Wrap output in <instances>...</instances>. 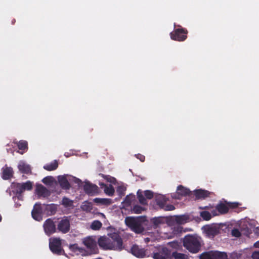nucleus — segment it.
I'll return each instance as SVG.
<instances>
[{
  "label": "nucleus",
  "mask_w": 259,
  "mask_h": 259,
  "mask_svg": "<svg viewBox=\"0 0 259 259\" xmlns=\"http://www.w3.org/2000/svg\"><path fill=\"white\" fill-rule=\"evenodd\" d=\"M137 197L138 199L139 200V202L143 205H145L147 204V201L146 200V199L145 198V197L142 194V192H140V190H139L137 192Z\"/></svg>",
  "instance_id": "obj_32"
},
{
  "label": "nucleus",
  "mask_w": 259,
  "mask_h": 259,
  "mask_svg": "<svg viewBox=\"0 0 259 259\" xmlns=\"http://www.w3.org/2000/svg\"><path fill=\"white\" fill-rule=\"evenodd\" d=\"M200 216L205 221H208L211 218L210 213L207 211H203L201 212Z\"/></svg>",
  "instance_id": "obj_37"
},
{
  "label": "nucleus",
  "mask_w": 259,
  "mask_h": 259,
  "mask_svg": "<svg viewBox=\"0 0 259 259\" xmlns=\"http://www.w3.org/2000/svg\"><path fill=\"white\" fill-rule=\"evenodd\" d=\"M175 209V207L172 204H166L163 210L165 211H171L174 210Z\"/></svg>",
  "instance_id": "obj_44"
},
{
  "label": "nucleus",
  "mask_w": 259,
  "mask_h": 259,
  "mask_svg": "<svg viewBox=\"0 0 259 259\" xmlns=\"http://www.w3.org/2000/svg\"><path fill=\"white\" fill-rule=\"evenodd\" d=\"M57 232L62 234L68 233L70 229V223L69 220L66 217H64L60 220L58 219L57 222Z\"/></svg>",
  "instance_id": "obj_4"
},
{
  "label": "nucleus",
  "mask_w": 259,
  "mask_h": 259,
  "mask_svg": "<svg viewBox=\"0 0 259 259\" xmlns=\"http://www.w3.org/2000/svg\"><path fill=\"white\" fill-rule=\"evenodd\" d=\"M146 221L143 217H127L125 218V225L133 232L140 234L144 232V224Z\"/></svg>",
  "instance_id": "obj_3"
},
{
  "label": "nucleus",
  "mask_w": 259,
  "mask_h": 259,
  "mask_svg": "<svg viewBox=\"0 0 259 259\" xmlns=\"http://www.w3.org/2000/svg\"><path fill=\"white\" fill-rule=\"evenodd\" d=\"M24 191L25 190L30 191L32 189V183L29 181L25 183H21Z\"/></svg>",
  "instance_id": "obj_34"
},
{
  "label": "nucleus",
  "mask_w": 259,
  "mask_h": 259,
  "mask_svg": "<svg viewBox=\"0 0 259 259\" xmlns=\"http://www.w3.org/2000/svg\"><path fill=\"white\" fill-rule=\"evenodd\" d=\"M81 182V181L79 179H76V181H75L76 183H78V182Z\"/></svg>",
  "instance_id": "obj_53"
},
{
  "label": "nucleus",
  "mask_w": 259,
  "mask_h": 259,
  "mask_svg": "<svg viewBox=\"0 0 259 259\" xmlns=\"http://www.w3.org/2000/svg\"><path fill=\"white\" fill-rule=\"evenodd\" d=\"M150 223L152 224L154 229L158 228L160 225L163 224V219L161 217L154 218L150 220Z\"/></svg>",
  "instance_id": "obj_24"
},
{
  "label": "nucleus",
  "mask_w": 259,
  "mask_h": 259,
  "mask_svg": "<svg viewBox=\"0 0 259 259\" xmlns=\"http://www.w3.org/2000/svg\"><path fill=\"white\" fill-rule=\"evenodd\" d=\"M53 180L54 178L53 177L47 176L42 180V182L47 185H51L53 182Z\"/></svg>",
  "instance_id": "obj_38"
},
{
  "label": "nucleus",
  "mask_w": 259,
  "mask_h": 259,
  "mask_svg": "<svg viewBox=\"0 0 259 259\" xmlns=\"http://www.w3.org/2000/svg\"><path fill=\"white\" fill-rule=\"evenodd\" d=\"M83 190L85 193L89 195H94L98 193V186L89 182H85L83 186Z\"/></svg>",
  "instance_id": "obj_12"
},
{
  "label": "nucleus",
  "mask_w": 259,
  "mask_h": 259,
  "mask_svg": "<svg viewBox=\"0 0 259 259\" xmlns=\"http://www.w3.org/2000/svg\"><path fill=\"white\" fill-rule=\"evenodd\" d=\"M94 202L96 203H99L103 205H109L111 203V200L108 198H96L94 199Z\"/></svg>",
  "instance_id": "obj_30"
},
{
  "label": "nucleus",
  "mask_w": 259,
  "mask_h": 259,
  "mask_svg": "<svg viewBox=\"0 0 259 259\" xmlns=\"http://www.w3.org/2000/svg\"><path fill=\"white\" fill-rule=\"evenodd\" d=\"M239 204L238 202L231 203L228 204L229 207L232 208H235L238 207Z\"/></svg>",
  "instance_id": "obj_46"
},
{
  "label": "nucleus",
  "mask_w": 259,
  "mask_h": 259,
  "mask_svg": "<svg viewBox=\"0 0 259 259\" xmlns=\"http://www.w3.org/2000/svg\"><path fill=\"white\" fill-rule=\"evenodd\" d=\"M217 209L219 212L222 214H225L229 211V207L227 205L224 203H220L217 206Z\"/></svg>",
  "instance_id": "obj_29"
},
{
  "label": "nucleus",
  "mask_w": 259,
  "mask_h": 259,
  "mask_svg": "<svg viewBox=\"0 0 259 259\" xmlns=\"http://www.w3.org/2000/svg\"><path fill=\"white\" fill-rule=\"evenodd\" d=\"M15 192L17 194L21 195L24 191L23 188L21 185V183H18L16 185L15 187Z\"/></svg>",
  "instance_id": "obj_39"
},
{
  "label": "nucleus",
  "mask_w": 259,
  "mask_h": 259,
  "mask_svg": "<svg viewBox=\"0 0 259 259\" xmlns=\"http://www.w3.org/2000/svg\"><path fill=\"white\" fill-rule=\"evenodd\" d=\"M183 232V228L180 226L175 227L174 228V232L175 234H178Z\"/></svg>",
  "instance_id": "obj_45"
},
{
  "label": "nucleus",
  "mask_w": 259,
  "mask_h": 259,
  "mask_svg": "<svg viewBox=\"0 0 259 259\" xmlns=\"http://www.w3.org/2000/svg\"><path fill=\"white\" fill-rule=\"evenodd\" d=\"M191 191L189 189L184 187L182 185H179L177 188V194L181 196L189 195Z\"/></svg>",
  "instance_id": "obj_21"
},
{
  "label": "nucleus",
  "mask_w": 259,
  "mask_h": 259,
  "mask_svg": "<svg viewBox=\"0 0 259 259\" xmlns=\"http://www.w3.org/2000/svg\"><path fill=\"white\" fill-rule=\"evenodd\" d=\"M241 234L249 237L251 233V230L248 227L246 226L244 228L241 230Z\"/></svg>",
  "instance_id": "obj_41"
},
{
  "label": "nucleus",
  "mask_w": 259,
  "mask_h": 259,
  "mask_svg": "<svg viewBox=\"0 0 259 259\" xmlns=\"http://www.w3.org/2000/svg\"><path fill=\"white\" fill-rule=\"evenodd\" d=\"M58 182L60 187L64 190H69L70 188V185L66 178L64 176H60L58 177Z\"/></svg>",
  "instance_id": "obj_17"
},
{
  "label": "nucleus",
  "mask_w": 259,
  "mask_h": 259,
  "mask_svg": "<svg viewBox=\"0 0 259 259\" xmlns=\"http://www.w3.org/2000/svg\"><path fill=\"white\" fill-rule=\"evenodd\" d=\"M136 156L141 162H144L145 161V157L143 155H142L141 154H138L137 155H136Z\"/></svg>",
  "instance_id": "obj_49"
},
{
  "label": "nucleus",
  "mask_w": 259,
  "mask_h": 259,
  "mask_svg": "<svg viewBox=\"0 0 259 259\" xmlns=\"http://www.w3.org/2000/svg\"><path fill=\"white\" fill-rule=\"evenodd\" d=\"M251 257L252 259H259V251H254L252 253Z\"/></svg>",
  "instance_id": "obj_47"
},
{
  "label": "nucleus",
  "mask_w": 259,
  "mask_h": 259,
  "mask_svg": "<svg viewBox=\"0 0 259 259\" xmlns=\"http://www.w3.org/2000/svg\"><path fill=\"white\" fill-rule=\"evenodd\" d=\"M105 193L109 196H113L114 193V189L112 185L109 186H106L104 188Z\"/></svg>",
  "instance_id": "obj_35"
},
{
  "label": "nucleus",
  "mask_w": 259,
  "mask_h": 259,
  "mask_svg": "<svg viewBox=\"0 0 259 259\" xmlns=\"http://www.w3.org/2000/svg\"><path fill=\"white\" fill-rule=\"evenodd\" d=\"M43 228L46 234L49 236L57 232V223L53 220L49 218L47 219L43 225Z\"/></svg>",
  "instance_id": "obj_6"
},
{
  "label": "nucleus",
  "mask_w": 259,
  "mask_h": 259,
  "mask_svg": "<svg viewBox=\"0 0 259 259\" xmlns=\"http://www.w3.org/2000/svg\"><path fill=\"white\" fill-rule=\"evenodd\" d=\"M82 210L89 211L92 209V204L91 202L85 201L81 206Z\"/></svg>",
  "instance_id": "obj_36"
},
{
  "label": "nucleus",
  "mask_w": 259,
  "mask_h": 259,
  "mask_svg": "<svg viewBox=\"0 0 259 259\" xmlns=\"http://www.w3.org/2000/svg\"><path fill=\"white\" fill-rule=\"evenodd\" d=\"M99 246L105 250H118L123 249V241L120 236L116 233L110 234V238L102 236L98 241Z\"/></svg>",
  "instance_id": "obj_1"
},
{
  "label": "nucleus",
  "mask_w": 259,
  "mask_h": 259,
  "mask_svg": "<svg viewBox=\"0 0 259 259\" xmlns=\"http://www.w3.org/2000/svg\"><path fill=\"white\" fill-rule=\"evenodd\" d=\"M152 257L153 259H170V250L166 247H163L153 253Z\"/></svg>",
  "instance_id": "obj_9"
},
{
  "label": "nucleus",
  "mask_w": 259,
  "mask_h": 259,
  "mask_svg": "<svg viewBox=\"0 0 259 259\" xmlns=\"http://www.w3.org/2000/svg\"><path fill=\"white\" fill-rule=\"evenodd\" d=\"M131 250L132 253L138 257H143L145 255L144 249L140 248L137 245H134Z\"/></svg>",
  "instance_id": "obj_14"
},
{
  "label": "nucleus",
  "mask_w": 259,
  "mask_h": 259,
  "mask_svg": "<svg viewBox=\"0 0 259 259\" xmlns=\"http://www.w3.org/2000/svg\"><path fill=\"white\" fill-rule=\"evenodd\" d=\"M83 244L89 250V254L96 253L97 252V246L96 240L91 237L84 238L83 240Z\"/></svg>",
  "instance_id": "obj_8"
},
{
  "label": "nucleus",
  "mask_w": 259,
  "mask_h": 259,
  "mask_svg": "<svg viewBox=\"0 0 259 259\" xmlns=\"http://www.w3.org/2000/svg\"><path fill=\"white\" fill-rule=\"evenodd\" d=\"M35 192L38 198H47L50 196V191L45 186L40 184H36Z\"/></svg>",
  "instance_id": "obj_11"
},
{
  "label": "nucleus",
  "mask_w": 259,
  "mask_h": 259,
  "mask_svg": "<svg viewBox=\"0 0 259 259\" xmlns=\"http://www.w3.org/2000/svg\"><path fill=\"white\" fill-rule=\"evenodd\" d=\"M157 203L160 208L164 209L166 204L165 202L158 201H157Z\"/></svg>",
  "instance_id": "obj_48"
},
{
  "label": "nucleus",
  "mask_w": 259,
  "mask_h": 259,
  "mask_svg": "<svg viewBox=\"0 0 259 259\" xmlns=\"http://www.w3.org/2000/svg\"><path fill=\"white\" fill-rule=\"evenodd\" d=\"M188 31L183 28L175 29L170 33V37L172 39L182 41L186 39Z\"/></svg>",
  "instance_id": "obj_7"
},
{
  "label": "nucleus",
  "mask_w": 259,
  "mask_h": 259,
  "mask_svg": "<svg viewBox=\"0 0 259 259\" xmlns=\"http://www.w3.org/2000/svg\"><path fill=\"white\" fill-rule=\"evenodd\" d=\"M231 234L235 237H239L241 235V233L237 229H234L232 230Z\"/></svg>",
  "instance_id": "obj_43"
},
{
  "label": "nucleus",
  "mask_w": 259,
  "mask_h": 259,
  "mask_svg": "<svg viewBox=\"0 0 259 259\" xmlns=\"http://www.w3.org/2000/svg\"><path fill=\"white\" fill-rule=\"evenodd\" d=\"M144 210V208L139 205L134 206L133 211L135 213L139 214Z\"/></svg>",
  "instance_id": "obj_40"
},
{
  "label": "nucleus",
  "mask_w": 259,
  "mask_h": 259,
  "mask_svg": "<svg viewBox=\"0 0 259 259\" xmlns=\"http://www.w3.org/2000/svg\"><path fill=\"white\" fill-rule=\"evenodd\" d=\"M13 175V170L11 167H6L3 168L2 178L4 180H9Z\"/></svg>",
  "instance_id": "obj_18"
},
{
  "label": "nucleus",
  "mask_w": 259,
  "mask_h": 259,
  "mask_svg": "<svg viewBox=\"0 0 259 259\" xmlns=\"http://www.w3.org/2000/svg\"><path fill=\"white\" fill-rule=\"evenodd\" d=\"M189 217L188 215H181L176 216L175 221L178 224H184L188 222Z\"/></svg>",
  "instance_id": "obj_23"
},
{
  "label": "nucleus",
  "mask_w": 259,
  "mask_h": 259,
  "mask_svg": "<svg viewBox=\"0 0 259 259\" xmlns=\"http://www.w3.org/2000/svg\"><path fill=\"white\" fill-rule=\"evenodd\" d=\"M57 211V206L54 204H48L45 206L44 212L47 215H54Z\"/></svg>",
  "instance_id": "obj_19"
},
{
  "label": "nucleus",
  "mask_w": 259,
  "mask_h": 259,
  "mask_svg": "<svg viewBox=\"0 0 259 259\" xmlns=\"http://www.w3.org/2000/svg\"><path fill=\"white\" fill-rule=\"evenodd\" d=\"M254 246L256 248H259V240L254 244Z\"/></svg>",
  "instance_id": "obj_51"
},
{
  "label": "nucleus",
  "mask_w": 259,
  "mask_h": 259,
  "mask_svg": "<svg viewBox=\"0 0 259 259\" xmlns=\"http://www.w3.org/2000/svg\"><path fill=\"white\" fill-rule=\"evenodd\" d=\"M1 220H2V218L0 217V222L1 221Z\"/></svg>",
  "instance_id": "obj_55"
},
{
  "label": "nucleus",
  "mask_w": 259,
  "mask_h": 259,
  "mask_svg": "<svg viewBox=\"0 0 259 259\" xmlns=\"http://www.w3.org/2000/svg\"><path fill=\"white\" fill-rule=\"evenodd\" d=\"M210 192L208 191L199 189L194 191V195L197 199H205L209 196Z\"/></svg>",
  "instance_id": "obj_16"
},
{
  "label": "nucleus",
  "mask_w": 259,
  "mask_h": 259,
  "mask_svg": "<svg viewBox=\"0 0 259 259\" xmlns=\"http://www.w3.org/2000/svg\"><path fill=\"white\" fill-rule=\"evenodd\" d=\"M215 259H228L226 253L224 252L214 251Z\"/></svg>",
  "instance_id": "obj_33"
},
{
  "label": "nucleus",
  "mask_w": 259,
  "mask_h": 259,
  "mask_svg": "<svg viewBox=\"0 0 259 259\" xmlns=\"http://www.w3.org/2000/svg\"><path fill=\"white\" fill-rule=\"evenodd\" d=\"M124 201H125V202H126L127 203H128L129 204H131V200L130 199V197L129 196H126Z\"/></svg>",
  "instance_id": "obj_50"
},
{
  "label": "nucleus",
  "mask_w": 259,
  "mask_h": 259,
  "mask_svg": "<svg viewBox=\"0 0 259 259\" xmlns=\"http://www.w3.org/2000/svg\"><path fill=\"white\" fill-rule=\"evenodd\" d=\"M58 167V162L56 160H55L50 163L45 165L44 166V168L48 171H52L56 169Z\"/></svg>",
  "instance_id": "obj_22"
},
{
  "label": "nucleus",
  "mask_w": 259,
  "mask_h": 259,
  "mask_svg": "<svg viewBox=\"0 0 259 259\" xmlns=\"http://www.w3.org/2000/svg\"><path fill=\"white\" fill-rule=\"evenodd\" d=\"M205 233L209 238H213L220 233V229L216 226H207L205 228Z\"/></svg>",
  "instance_id": "obj_13"
},
{
  "label": "nucleus",
  "mask_w": 259,
  "mask_h": 259,
  "mask_svg": "<svg viewBox=\"0 0 259 259\" xmlns=\"http://www.w3.org/2000/svg\"><path fill=\"white\" fill-rule=\"evenodd\" d=\"M214 253L213 251L204 252L199 256V259H215Z\"/></svg>",
  "instance_id": "obj_27"
},
{
  "label": "nucleus",
  "mask_w": 259,
  "mask_h": 259,
  "mask_svg": "<svg viewBox=\"0 0 259 259\" xmlns=\"http://www.w3.org/2000/svg\"><path fill=\"white\" fill-rule=\"evenodd\" d=\"M99 185L102 187V188H105L106 186H107V185L106 184H105L104 183H99Z\"/></svg>",
  "instance_id": "obj_52"
},
{
  "label": "nucleus",
  "mask_w": 259,
  "mask_h": 259,
  "mask_svg": "<svg viewBox=\"0 0 259 259\" xmlns=\"http://www.w3.org/2000/svg\"><path fill=\"white\" fill-rule=\"evenodd\" d=\"M42 208L40 203H35L31 211V215L33 219L40 221L42 219Z\"/></svg>",
  "instance_id": "obj_10"
},
{
  "label": "nucleus",
  "mask_w": 259,
  "mask_h": 259,
  "mask_svg": "<svg viewBox=\"0 0 259 259\" xmlns=\"http://www.w3.org/2000/svg\"><path fill=\"white\" fill-rule=\"evenodd\" d=\"M61 245V241L59 238H54L50 240L49 247L54 254L61 255L64 252Z\"/></svg>",
  "instance_id": "obj_5"
},
{
  "label": "nucleus",
  "mask_w": 259,
  "mask_h": 259,
  "mask_svg": "<svg viewBox=\"0 0 259 259\" xmlns=\"http://www.w3.org/2000/svg\"><path fill=\"white\" fill-rule=\"evenodd\" d=\"M69 248L71 251L76 254H81L82 255L88 254L84 248L79 247L78 244L76 243L70 245Z\"/></svg>",
  "instance_id": "obj_15"
},
{
  "label": "nucleus",
  "mask_w": 259,
  "mask_h": 259,
  "mask_svg": "<svg viewBox=\"0 0 259 259\" xmlns=\"http://www.w3.org/2000/svg\"><path fill=\"white\" fill-rule=\"evenodd\" d=\"M65 208H72L73 207V201L67 197H64L61 203Z\"/></svg>",
  "instance_id": "obj_25"
},
{
  "label": "nucleus",
  "mask_w": 259,
  "mask_h": 259,
  "mask_svg": "<svg viewBox=\"0 0 259 259\" xmlns=\"http://www.w3.org/2000/svg\"><path fill=\"white\" fill-rule=\"evenodd\" d=\"M17 146L19 150L22 151L20 153L23 154L25 150L28 149L27 142L24 140H21L18 142Z\"/></svg>",
  "instance_id": "obj_28"
},
{
  "label": "nucleus",
  "mask_w": 259,
  "mask_h": 259,
  "mask_svg": "<svg viewBox=\"0 0 259 259\" xmlns=\"http://www.w3.org/2000/svg\"><path fill=\"white\" fill-rule=\"evenodd\" d=\"M107 181H109V182H111L110 180H109V179H107Z\"/></svg>",
  "instance_id": "obj_54"
},
{
  "label": "nucleus",
  "mask_w": 259,
  "mask_h": 259,
  "mask_svg": "<svg viewBox=\"0 0 259 259\" xmlns=\"http://www.w3.org/2000/svg\"><path fill=\"white\" fill-rule=\"evenodd\" d=\"M170 259H188V257L185 254L174 251L170 252Z\"/></svg>",
  "instance_id": "obj_26"
},
{
  "label": "nucleus",
  "mask_w": 259,
  "mask_h": 259,
  "mask_svg": "<svg viewBox=\"0 0 259 259\" xmlns=\"http://www.w3.org/2000/svg\"><path fill=\"white\" fill-rule=\"evenodd\" d=\"M102 226V223L98 220L94 221L91 226L92 229L94 230H99Z\"/></svg>",
  "instance_id": "obj_31"
},
{
  "label": "nucleus",
  "mask_w": 259,
  "mask_h": 259,
  "mask_svg": "<svg viewBox=\"0 0 259 259\" xmlns=\"http://www.w3.org/2000/svg\"><path fill=\"white\" fill-rule=\"evenodd\" d=\"M18 168L21 173L25 174L31 173V169L30 165L24 162H21L19 164Z\"/></svg>",
  "instance_id": "obj_20"
},
{
  "label": "nucleus",
  "mask_w": 259,
  "mask_h": 259,
  "mask_svg": "<svg viewBox=\"0 0 259 259\" xmlns=\"http://www.w3.org/2000/svg\"><path fill=\"white\" fill-rule=\"evenodd\" d=\"M145 196L147 199H151L153 197V192L150 190H146L144 191Z\"/></svg>",
  "instance_id": "obj_42"
},
{
  "label": "nucleus",
  "mask_w": 259,
  "mask_h": 259,
  "mask_svg": "<svg viewBox=\"0 0 259 259\" xmlns=\"http://www.w3.org/2000/svg\"><path fill=\"white\" fill-rule=\"evenodd\" d=\"M183 244L189 252L196 253L200 250L201 238L197 235H187L183 239Z\"/></svg>",
  "instance_id": "obj_2"
}]
</instances>
